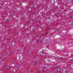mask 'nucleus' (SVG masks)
I'll return each instance as SVG.
<instances>
[{
  "label": "nucleus",
  "instance_id": "f257e3e1",
  "mask_svg": "<svg viewBox=\"0 0 73 73\" xmlns=\"http://www.w3.org/2000/svg\"><path fill=\"white\" fill-rule=\"evenodd\" d=\"M7 57V56L5 55L3 57V58L4 59V58H6Z\"/></svg>",
  "mask_w": 73,
  "mask_h": 73
},
{
  "label": "nucleus",
  "instance_id": "f03ea898",
  "mask_svg": "<svg viewBox=\"0 0 73 73\" xmlns=\"http://www.w3.org/2000/svg\"><path fill=\"white\" fill-rule=\"evenodd\" d=\"M38 61H35V63H36V62H38Z\"/></svg>",
  "mask_w": 73,
  "mask_h": 73
},
{
  "label": "nucleus",
  "instance_id": "7ed1b4c3",
  "mask_svg": "<svg viewBox=\"0 0 73 73\" xmlns=\"http://www.w3.org/2000/svg\"><path fill=\"white\" fill-rule=\"evenodd\" d=\"M41 53H42V54H44V52H42Z\"/></svg>",
  "mask_w": 73,
  "mask_h": 73
},
{
  "label": "nucleus",
  "instance_id": "20e7f679",
  "mask_svg": "<svg viewBox=\"0 0 73 73\" xmlns=\"http://www.w3.org/2000/svg\"><path fill=\"white\" fill-rule=\"evenodd\" d=\"M38 41V39L37 40H36V41H37H37Z\"/></svg>",
  "mask_w": 73,
  "mask_h": 73
},
{
  "label": "nucleus",
  "instance_id": "39448f33",
  "mask_svg": "<svg viewBox=\"0 0 73 73\" xmlns=\"http://www.w3.org/2000/svg\"><path fill=\"white\" fill-rule=\"evenodd\" d=\"M7 68H10V66H8Z\"/></svg>",
  "mask_w": 73,
  "mask_h": 73
},
{
  "label": "nucleus",
  "instance_id": "423d86ee",
  "mask_svg": "<svg viewBox=\"0 0 73 73\" xmlns=\"http://www.w3.org/2000/svg\"><path fill=\"white\" fill-rule=\"evenodd\" d=\"M43 35H44V34H43Z\"/></svg>",
  "mask_w": 73,
  "mask_h": 73
}]
</instances>
